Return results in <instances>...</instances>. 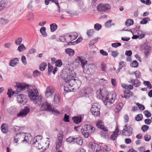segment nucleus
<instances>
[{
    "label": "nucleus",
    "mask_w": 152,
    "mask_h": 152,
    "mask_svg": "<svg viewBox=\"0 0 152 152\" xmlns=\"http://www.w3.org/2000/svg\"><path fill=\"white\" fill-rule=\"evenodd\" d=\"M151 50V47L148 46H146L144 47V53L145 56H148Z\"/></svg>",
    "instance_id": "obj_32"
},
{
    "label": "nucleus",
    "mask_w": 152,
    "mask_h": 152,
    "mask_svg": "<svg viewBox=\"0 0 152 152\" xmlns=\"http://www.w3.org/2000/svg\"><path fill=\"white\" fill-rule=\"evenodd\" d=\"M144 139L146 141H148L151 139V136L148 134H146L144 136Z\"/></svg>",
    "instance_id": "obj_64"
},
{
    "label": "nucleus",
    "mask_w": 152,
    "mask_h": 152,
    "mask_svg": "<svg viewBox=\"0 0 152 152\" xmlns=\"http://www.w3.org/2000/svg\"><path fill=\"white\" fill-rule=\"evenodd\" d=\"M27 89L28 95L31 100L35 104H39L41 99L42 96H38V90L35 86H29L25 83H20L17 86V90L24 91Z\"/></svg>",
    "instance_id": "obj_2"
},
{
    "label": "nucleus",
    "mask_w": 152,
    "mask_h": 152,
    "mask_svg": "<svg viewBox=\"0 0 152 152\" xmlns=\"http://www.w3.org/2000/svg\"><path fill=\"white\" fill-rule=\"evenodd\" d=\"M92 91V89L91 88L88 87L83 90L82 92L84 94V96H86L91 94Z\"/></svg>",
    "instance_id": "obj_23"
},
{
    "label": "nucleus",
    "mask_w": 152,
    "mask_h": 152,
    "mask_svg": "<svg viewBox=\"0 0 152 152\" xmlns=\"http://www.w3.org/2000/svg\"><path fill=\"white\" fill-rule=\"evenodd\" d=\"M66 141L68 143H75L80 145H82L83 142L81 137L78 135L69 137L66 139Z\"/></svg>",
    "instance_id": "obj_5"
},
{
    "label": "nucleus",
    "mask_w": 152,
    "mask_h": 152,
    "mask_svg": "<svg viewBox=\"0 0 152 152\" xmlns=\"http://www.w3.org/2000/svg\"><path fill=\"white\" fill-rule=\"evenodd\" d=\"M100 53L102 56H107L108 55L107 53L104 51L103 50H100Z\"/></svg>",
    "instance_id": "obj_63"
},
{
    "label": "nucleus",
    "mask_w": 152,
    "mask_h": 152,
    "mask_svg": "<svg viewBox=\"0 0 152 152\" xmlns=\"http://www.w3.org/2000/svg\"><path fill=\"white\" fill-rule=\"evenodd\" d=\"M149 128V126L146 125H143L141 127L142 130L144 132L146 131Z\"/></svg>",
    "instance_id": "obj_56"
},
{
    "label": "nucleus",
    "mask_w": 152,
    "mask_h": 152,
    "mask_svg": "<svg viewBox=\"0 0 152 152\" xmlns=\"http://www.w3.org/2000/svg\"><path fill=\"white\" fill-rule=\"evenodd\" d=\"M14 93V91H13L11 88H9L8 89L7 94L8 95V97L9 98H10L11 96L13 95V94Z\"/></svg>",
    "instance_id": "obj_42"
},
{
    "label": "nucleus",
    "mask_w": 152,
    "mask_h": 152,
    "mask_svg": "<svg viewBox=\"0 0 152 152\" xmlns=\"http://www.w3.org/2000/svg\"><path fill=\"white\" fill-rule=\"evenodd\" d=\"M135 34H137L140 38L144 37L145 36V34H143L141 30H138V31H135Z\"/></svg>",
    "instance_id": "obj_36"
},
{
    "label": "nucleus",
    "mask_w": 152,
    "mask_h": 152,
    "mask_svg": "<svg viewBox=\"0 0 152 152\" xmlns=\"http://www.w3.org/2000/svg\"><path fill=\"white\" fill-rule=\"evenodd\" d=\"M42 137L40 136H36L33 140V144L38 149H43V150L46 149L49 145V141L47 142L42 140Z\"/></svg>",
    "instance_id": "obj_3"
},
{
    "label": "nucleus",
    "mask_w": 152,
    "mask_h": 152,
    "mask_svg": "<svg viewBox=\"0 0 152 152\" xmlns=\"http://www.w3.org/2000/svg\"><path fill=\"white\" fill-rule=\"evenodd\" d=\"M53 106L51 104H49L47 102H45L42 104L40 109L42 110L50 111L52 109Z\"/></svg>",
    "instance_id": "obj_14"
},
{
    "label": "nucleus",
    "mask_w": 152,
    "mask_h": 152,
    "mask_svg": "<svg viewBox=\"0 0 152 152\" xmlns=\"http://www.w3.org/2000/svg\"><path fill=\"white\" fill-rule=\"evenodd\" d=\"M144 113L145 115L147 118H149L151 116V114L147 110L144 111Z\"/></svg>",
    "instance_id": "obj_59"
},
{
    "label": "nucleus",
    "mask_w": 152,
    "mask_h": 152,
    "mask_svg": "<svg viewBox=\"0 0 152 152\" xmlns=\"http://www.w3.org/2000/svg\"><path fill=\"white\" fill-rule=\"evenodd\" d=\"M45 30V28L44 27H42L40 29V32L42 35H43L44 37H46L47 35V34Z\"/></svg>",
    "instance_id": "obj_38"
},
{
    "label": "nucleus",
    "mask_w": 152,
    "mask_h": 152,
    "mask_svg": "<svg viewBox=\"0 0 152 152\" xmlns=\"http://www.w3.org/2000/svg\"><path fill=\"white\" fill-rule=\"evenodd\" d=\"M2 132L4 133H6L8 131L7 125L5 124H3L1 126Z\"/></svg>",
    "instance_id": "obj_26"
},
{
    "label": "nucleus",
    "mask_w": 152,
    "mask_h": 152,
    "mask_svg": "<svg viewBox=\"0 0 152 152\" xmlns=\"http://www.w3.org/2000/svg\"><path fill=\"white\" fill-rule=\"evenodd\" d=\"M70 35L71 36V38L72 41L76 39L78 36L77 33L76 32H73Z\"/></svg>",
    "instance_id": "obj_48"
},
{
    "label": "nucleus",
    "mask_w": 152,
    "mask_h": 152,
    "mask_svg": "<svg viewBox=\"0 0 152 152\" xmlns=\"http://www.w3.org/2000/svg\"><path fill=\"white\" fill-rule=\"evenodd\" d=\"M121 44L119 42H115L112 44L111 45L112 47L115 48H116L118 46H120Z\"/></svg>",
    "instance_id": "obj_55"
},
{
    "label": "nucleus",
    "mask_w": 152,
    "mask_h": 152,
    "mask_svg": "<svg viewBox=\"0 0 152 152\" xmlns=\"http://www.w3.org/2000/svg\"><path fill=\"white\" fill-rule=\"evenodd\" d=\"M53 101L54 103L56 104H58L60 102V98L58 94H56L55 95Z\"/></svg>",
    "instance_id": "obj_31"
},
{
    "label": "nucleus",
    "mask_w": 152,
    "mask_h": 152,
    "mask_svg": "<svg viewBox=\"0 0 152 152\" xmlns=\"http://www.w3.org/2000/svg\"><path fill=\"white\" fill-rule=\"evenodd\" d=\"M22 40V38L21 37H18L17 39L15 40V43L17 45H19L20 44Z\"/></svg>",
    "instance_id": "obj_50"
},
{
    "label": "nucleus",
    "mask_w": 152,
    "mask_h": 152,
    "mask_svg": "<svg viewBox=\"0 0 152 152\" xmlns=\"http://www.w3.org/2000/svg\"><path fill=\"white\" fill-rule=\"evenodd\" d=\"M7 2L5 0H1L0 2V11L4 8L7 6Z\"/></svg>",
    "instance_id": "obj_27"
},
{
    "label": "nucleus",
    "mask_w": 152,
    "mask_h": 152,
    "mask_svg": "<svg viewBox=\"0 0 152 152\" xmlns=\"http://www.w3.org/2000/svg\"><path fill=\"white\" fill-rule=\"evenodd\" d=\"M98 38H96L94 39L91 40L90 42L89 45L91 46L93 45L95 42H96L98 40Z\"/></svg>",
    "instance_id": "obj_57"
},
{
    "label": "nucleus",
    "mask_w": 152,
    "mask_h": 152,
    "mask_svg": "<svg viewBox=\"0 0 152 152\" xmlns=\"http://www.w3.org/2000/svg\"><path fill=\"white\" fill-rule=\"evenodd\" d=\"M62 77L66 82L64 86V90L66 92L72 91L74 89H78L80 86L81 82L79 79L69 74L65 73L62 75Z\"/></svg>",
    "instance_id": "obj_1"
},
{
    "label": "nucleus",
    "mask_w": 152,
    "mask_h": 152,
    "mask_svg": "<svg viewBox=\"0 0 152 152\" xmlns=\"http://www.w3.org/2000/svg\"><path fill=\"white\" fill-rule=\"evenodd\" d=\"M138 66V63L136 61H133L131 64L132 67H137Z\"/></svg>",
    "instance_id": "obj_52"
},
{
    "label": "nucleus",
    "mask_w": 152,
    "mask_h": 152,
    "mask_svg": "<svg viewBox=\"0 0 152 152\" xmlns=\"http://www.w3.org/2000/svg\"><path fill=\"white\" fill-rule=\"evenodd\" d=\"M126 62L123 61H121L119 63V68L118 69V70H119L118 71V72H117V73H118L120 70L123 67H125L126 66Z\"/></svg>",
    "instance_id": "obj_35"
},
{
    "label": "nucleus",
    "mask_w": 152,
    "mask_h": 152,
    "mask_svg": "<svg viewBox=\"0 0 152 152\" xmlns=\"http://www.w3.org/2000/svg\"><path fill=\"white\" fill-rule=\"evenodd\" d=\"M57 28V25L55 23L51 24L50 25V28L51 31L54 32L56 30Z\"/></svg>",
    "instance_id": "obj_34"
},
{
    "label": "nucleus",
    "mask_w": 152,
    "mask_h": 152,
    "mask_svg": "<svg viewBox=\"0 0 152 152\" xmlns=\"http://www.w3.org/2000/svg\"><path fill=\"white\" fill-rule=\"evenodd\" d=\"M136 104L140 110H143L145 109V107L143 105L139 103H137Z\"/></svg>",
    "instance_id": "obj_54"
},
{
    "label": "nucleus",
    "mask_w": 152,
    "mask_h": 152,
    "mask_svg": "<svg viewBox=\"0 0 152 152\" xmlns=\"http://www.w3.org/2000/svg\"><path fill=\"white\" fill-rule=\"evenodd\" d=\"M30 110L28 107H25L23 109L21 110L17 115L18 117L23 118L26 117L30 112Z\"/></svg>",
    "instance_id": "obj_10"
},
{
    "label": "nucleus",
    "mask_w": 152,
    "mask_h": 152,
    "mask_svg": "<svg viewBox=\"0 0 152 152\" xmlns=\"http://www.w3.org/2000/svg\"><path fill=\"white\" fill-rule=\"evenodd\" d=\"M31 138L30 136H26L23 133L17 134L14 137V141L15 143L24 142L29 143L31 142Z\"/></svg>",
    "instance_id": "obj_4"
},
{
    "label": "nucleus",
    "mask_w": 152,
    "mask_h": 152,
    "mask_svg": "<svg viewBox=\"0 0 152 152\" xmlns=\"http://www.w3.org/2000/svg\"><path fill=\"white\" fill-rule=\"evenodd\" d=\"M47 66V64L46 62H42L39 65V69L41 71H44Z\"/></svg>",
    "instance_id": "obj_33"
},
{
    "label": "nucleus",
    "mask_w": 152,
    "mask_h": 152,
    "mask_svg": "<svg viewBox=\"0 0 152 152\" xmlns=\"http://www.w3.org/2000/svg\"><path fill=\"white\" fill-rule=\"evenodd\" d=\"M40 74V72L37 70H35L33 72V75L34 77H37L39 76Z\"/></svg>",
    "instance_id": "obj_45"
},
{
    "label": "nucleus",
    "mask_w": 152,
    "mask_h": 152,
    "mask_svg": "<svg viewBox=\"0 0 152 152\" xmlns=\"http://www.w3.org/2000/svg\"><path fill=\"white\" fill-rule=\"evenodd\" d=\"M111 54L113 57H116L118 55V53L117 51H112Z\"/></svg>",
    "instance_id": "obj_62"
},
{
    "label": "nucleus",
    "mask_w": 152,
    "mask_h": 152,
    "mask_svg": "<svg viewBox=\"0 0 152 152\" xmlns=\"http://www.w3.org/2000/svg\"><path fill=\"white\" fill-rule=\"evenodd\" d=\"M150 19L148 17H146L144 18L140 22L141 24H146L147 23L150 21Z\"/></svg>",
    "instance_id": "obj_41"
},
{
    "label": "nucleus",
    "mask_w": 152,
    "mask_h": 152,
    "mask_svg": "<svg viewBox=\"0 0 152 152\" xmlns=\"http://www.w3.org/2000/svg\"><path fill=\"white\" fill-rule=\"evenodd\" d=\"M54 89L51 86L47 87L45 91V97L47 98L51 97L54 94Z\"/></svg>",
    "instance_id": "obj_11"
},
{
    "label": "nucleus",
    "mask_w": 152,
    "mask_h": 152,
    "mask_svg": "<svg viewBox=\"0 0 152 152\" xmlns=\"http://www.w3.org/2000/svg\"><path fill=\"white\" fill-rule=\"evenodd\" d=\"M17 101L20 104H24L27 102L26 96L23 94H20L18 95L17 97Z\"/></svg>",
    "instance_id": "obj_15"
},
{
    "label": "nucleus",
    "mask_w": 152,
    "mask_h": 152,
    "mask_svg": "<svg viewBox=\"0 0 152 152\" xmlns=\"http://www.w3.org/2000/svg\"><path fill=\"white\" fill-rule=\"evenodd\" d=\"M124 96H121L122 98H129L130 97L133 96L132 93L128 90H125L124 92Z\"/></svg>",
    "instance_id": "obj_20"
},
{
    "label": "nucleus",
    "mask_w": 152,
    "mask_h": 152,
    "mask_svg": "<svg viewBox=\"0 0 152 152\" xmlns=\"http://www.w3.org/2000/svg\"><path fill=\"white\" fill-rule=\"evenodd\" d=\"M82 117L81 116H78L72 118L73 121L76 124H78L81 121Z\"/></svg>",
    "instance_id": "obj_25"
},
{
    "label": "nucleus",
    "mask_w": 152,
    "mask_h": 152,
    "mask_svg": "<svg viewBox=\"0 0 152 152\" xmlns=\"http://www.w3.org/2000/svg\"><path fill=\"white\" fill-rule=\"evenodd\" d=\"M63 135L60 134L58 135V139L57 140L56 143V148L59 149L62 146V140Z\"/></svg>",
    "instance_id": "obj_16"
},
{
    "label": "nucleus",
    "mask_w": 152,
    "mask_h": 152,
    "mask_svg": "<svg viewBox=\"0 0 152 152\" xmlns=\"http://www.w3.org/2000/svg\"><path fill=\"white\" fill-rule=\"evenodd\" d=\"M94 32V31L93 29H90L87 31V34L89 37H91L93 36Z\"/></svg>",
    "instance_id": "obj_47"
},
{
    "label": "nucleus",
    "mask_w": 152,
    "mask_h": 152,
    "mask_svg": "<svg viewBox=\"0 0 152 152\" xmlns=\"http://www.w3.org/2000/svg\"><path fill=\"white\" fill-rule=\"evenodd\" d=\"M21 61L24 64L26 65L27 64L26 61V58L24 56H23L21 57Z\"/></svg>",
    "instance_id": "obj_60"
},
{
    "label": "nucleus",
    "mask_w": 152,
    "mask_h": 152,
    "mask_svg": "<svg viewBox=\"0 0 152 152\" xmlns=\"http://www.w3.org/2000/svg\"><path fill=\"white\" fill-rule=\"evenodd\" d=\"M110 8V5L104 4H100L97 7V10L99 11H104L109 10Z\"/></svg>",
    "instance_id": "obj_13"
},
{
    "label": "nucleus",
    "mask_w": 152,
    "mask_h": 152,
    "mask_svg": "<svg viewBox=\"0 0 152 152\" xmlns=\"http://www.w3.org/2000/svg\"><path fill=\"white\" fill-rule=\"evenodd\" d=\"M34 19V15L32 13H29L28 16V20L32 21Z\"/></svg>",
    "instance_id": "obj_39"
},
{
    "label": "nucleus",
    "mask_w": 152,
    "mask_h": 152,
    "mask_svg": "<svg viewBox=\"0 0 152 152\" xmlns=\"http://www.w3.org/2000/svg\"><path fill=\"white\" fill-rule=\"evenodd\" d=\"M112 21V20H109L106 22L105 24V26L108 28L110 27L111 26V23Z\"/></svg>",
    "instance_id": "obj_46"
},
{
    "label": "nucleus",
    "mask_w": 152,
    "mask_h": 152,
    "mask_svg": "<svg viewBox=\"0 0 152 152\" xmlns=\"http://www.w3.org/2000/svg\"><path fill=\"white\" fill-rule=\"evenodd\" d=\"M119 129L117 127L115 131H114L113 134L111 135L110 137V139L113 140L114 141L116 138L118 136V133L119 132Z\"/></svg>",
    "instance_id": "obj_19"
},
{
    "label": "nucleus",
    "mask_w": 152,
    "mask_h": 152,
    "mask_svg": "<svg viewBox=\"0 0 152 152\" xmlns=\"http://www.w3.org/2000/svg\"><path fill=\"white\" fill-rule=\"evenodd\" d=\"M100 68L102 69V73H104L106 72V63L103 62L100 65Z\"/></svg>",
    "instance_id": "obj_30"
},
{
    "label": "nucleus",
    "mask_w": 152,
    "mask_h": 152,
    "mask_svg": "<svg viewBox=\"0 0 152 152\" xmlns=\"http://www.w3.org/2000/svg\"><path fill=\"white\" fill-rule=\"evenodd\" d=\"M66 53L70 56H73L75 54L74 50L72 49L68 48L65 50Z\"/></svg>",
    "instance_id": "obj_24"
},
{
    "label": "nucleus",
    "mask_w": 152,
    "mask_h": 152,
    "mask_svg": "<svg viewBox=\"0 0 152 152\" xmlns=\"http://www.w3.org/2000/svg\"><path fill=\"white\" fill-rule=\"evenodd\" d=\"M99 105L97 103H94L91 109V111L95 116H97L100 114Z\"/></svg>",
    "instance_id": "obj_8"
},
{
    "label": "nucleus",
    "mask_w": 152,
    "mask_h": 152,
    "mask_svg": "<svg viewBox=\"0 0 152 152\" xmlns=\"http://www.w3.org/2000/svg\"><path fill=\"white\" fill-rule=\"evenodd\" d=\"M76 62L80 61L81 63V66L84 69L85 65L87 64V61L83 57L77 56L75 59Z\"/></svg>",
    "instance_id": "obj_17"
},
{
    "label": "nucleus",
    "mask_w": 152,
    "mask_h": 152,
    "mask_svg": "<svg viewBox=\"0 0 152 152\" xmlns=\"http://www.w3.org/2000/svg\"><path fill=\"white\" fill-rule=\"evenodd\" d=\"M142 114L137 115L135 117V119L137 121H140L142 120Z\"/></svg>",
    "instance_id": "obj_53"
},
{
    "label": "nucleus",
    "mask_w": 152,
    "mask_h": 152,
    "mask_svg": "<svg viewBox=\"0 0 152 152\" xmlns=\"http://www.w3.org/2000/svg\"><path fill=\"white\" fill-rule=\"evenodd\" d=\"M132 128L130 126H127L126 125L124 129L121 131V133L123 135L130 136L132 134Z\"/></svg>",
    "instance_id": "obj_9"
},
{
    "label": "nucleus",
    "mask_w": 152,
    "mask_h": 152,
    "mask_svg": "<svg viewBox=\"0 0 152 152\" xmlns=\"http://www.w3.org/2000/svg\"><path fill=\"white\" fill-rule=\"evenodd\" d=\"M101 27V25L99 23H96L94 25V28L96 30L99 31Z\"/></svg>",
    "instance_id": "obj_49"
},
{
    "label": "nucleus",
    "mask_w": 152,
    "mask_h": 152,
    "mask_svg": "<svg viewBox=\"0 0 152 152\" xmlns=\"http://www.w3.org/2000/svg\"><path fill=\"white\" fill-rule=\"evenodd\" d=\"M95 129L90 125H87L86 127L82 129L81 131L82 134L86 138H87L90 134L94 131Z\"/></svg>",
    "instance_id": "obj_6"
},
{
    "label": "nucleus",
    "mask_w": 152,
    "mask_h": 152,
    "mask_svg": "<svg viewBox=\"0 0 152 152\" xmlns=\"http://www.w3.org/2000/svg\"><path fill=\"white\" fill-rule=\"evenodd\" d=\"M9 20L8 18L4 17L0 18V25L4 26L9 23Z\"/></svg>",
    "instance_id": "obj_18"
},
{
    "label": "nucleus",
    "mask_w": 152,
    "mask_h": 152,
    "mask_svg": "<svg viewBox=\"0 0 152 152\" xmlns=\"http://www.w3.org/2000/svg\"><path fill=\"white\" fill-rule=\"evenodd\" d=\"M133 20L131 19H128L125 23V25L127 26H129L133 24Z\"/></svg>",
    "instance_id": "obj_37"
},
{
    "label": "nucleus",
    "mask_w": 152,
    "mask_h": 152,
    "mask_svg": "<svg viewBox=\"0 0 152 152\" xmlns=\"http://www.w3.org/2000/svg\"><path fill=\"white\" fill-rule=\"evenodd\" d=\"M18 59L17 58H15L10 61L9 64L10 66L14 67L18 64Z\"/></svg>",
    "instance_id": "obj_29"
},
{
    "label": "nucleus",
    "mask_w": 152,
    "mask_h": 152,
    "mask_svg": "<svg viewBox=\"0 0 152 152\" xmlns=\"http://www.w3.org/2000/svg\"><path fill=\"white\" fill-rule=\"evenodd\" d=\"M55 64L56 66L58 67H61L62 64L61 60L60 59L57 60L55 62Z\"/></svg>",
    "instance_id": "obj_51"
},
{
    "label": "nucleus",
    "mask_w": 152,
    "mask_h": 152,
    "mask_svg": "<svg viewBox=\"0 0 152 152\" xmlns=\"http://www.w3.org/2000/svg\"><path fill=\"white\" fill-rule=\"evenodd\" d=\"M116 99V94L110 93L108 94L105 98L104 103L106 105L113 103Z\"/></svg>",
    "instance_id": "obj_7"
},
{
    "label": "nucleus",
    "mask_w": 152,
    "mask_h": 152,
    "mask_svg": "<svg viewBox=\"0 0 152 152\" xmlns=\"http://www.w3.org/2000/svg\"><path fill=\"white\" fill-rule=\"evenodd\" d=\"M53 66L50 64H48V72L49 73H51L53 69Z\"/></svg>",
    "instance_id": "obj_58"
},
{
    "label": "nucleus",
    "mask_w": 152,
    "mask_h": 152,
    "mask_svg": "<svg viewBox=\"0 0 152 152\" xmlns=\"http://www.w3.org/2000/svg\"><path fill=\"white\" fill-rule=\"evenodd\" d=\"M101 121H99L96 123V125L98 128H100L105 131H107V129L106 128H104V125Z\"/></svg>",
    "instance_id": "obj_21"
},
{
    "label": "nucleus",
    "mask_w": 152,
    "mask_h": 152,
    "mask_svg": "<svg viewBox=\"0 0 152 152\" xmlns=\"http://www.w3.org/2000/svg\"><path fill=\"white\" fill-rule=\"evenodd\" d=\"M52 109L50 110V111H51L53 113L57 115L58 114H59L60 113V112L59 111H58L57 110L53 108V106Z\"/></svg>",
    "instance_id": "obj_44"
},
{
    "label": "nucleus",
    "mask_w": 152,
    "mask_h": 152,
    "mask_svg": "<svg viewBox=\"0 0 152 152\" xmlns=\"http://www.w3.org/2000/svg\"><path fill=\"white\" fill-rule=\"evenodd\" d=\"M132 85L135 87H138L140 83V81L137 79L134 80L132 79H131L130 82Z\"/></svg>",
    "instance_id": "obj_22"
},
{
    "label": "nucleus",
    "mask_w": 152,
    "mask_h": 152,
    "mask_svg": "<svg viewBox=\"0 0 152 152\" xmlns=\"http://www.w3.org/2000/svg\"><path fill=\"white\" fill-rule=\"evenodd\" d=\"M89 146L91 147L94 152H101V146L98 144L92 142L89 143Z\"/></svg>",
    "instance_id": "obj_12"
},
{
    "label": "nucleus",
    "mask_w": 152,
    "mask_h": 152,
    "mask_svg": "<svg viewBox=\"0 0 152 152\" xmlns=\"http://www.w3.org/2000/svg\"><path fill=\"white\" fill-rule=\"evenodd\" d=\"M123 106V104L122 102L119 103L118 105L117 106V108L118 110H120Z\"/></svg>",
    "instance_id": "obj_61"
},
{
    "label": "nucleus",
    "mask_w": 152,
    "mask_h": 152,
    "mask_svg": "<svg viewBox=\"0 0 152 152\" xmlns=\"http://www.w3.org/2000/svg\"><path fill=\"white\" fill-rule=\"evenodd\" d=\"M26 49V47L23 44H21L18 48V50L19 52H21Z\"/></svg>",
    "instance_id": "obj_40"
},
{
    "label": "nucleus",
    "mask_w": 152,
    "mask_h": 152,
    "mask_svg": "<svg viewBox=\"0 0 152 152\" xmlns=\"http://www.w3.org/2000/svg\"><path fill=\"white\" fill-rule=\"evenodd\" d=\"M65 37L66 42L69 43H69H72L71 42L72 40L71 35L69 34H66L65 35Z\"/></svg>",
    "instance_id": "obj_28"
},
{
    "label": "nucleus",
    "mask_w": 152,
    "mask_h": 152,
    "mask_svg": "<svg viewBox=\"0 0 152 152\" xmlns=\"http://www.w3.org/2000/svg\"><path fill=\"white\" fill-rule=\"evenodd\" d=\"M143 84L147 86V87L149 89L152 88V86L150 83L148 81H144L143 82Z\"/></svg>",
    "instance_id": "obj_43"
}]
</instances>
